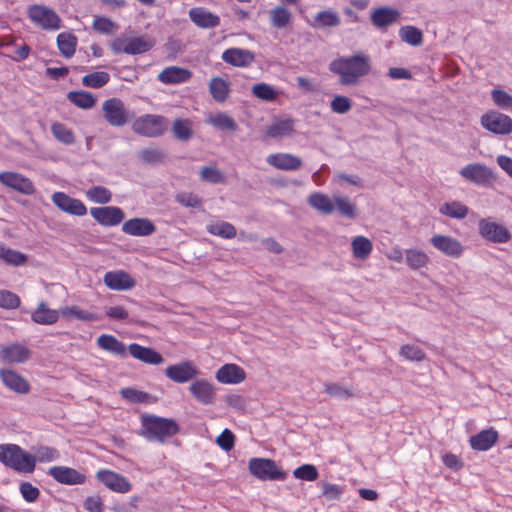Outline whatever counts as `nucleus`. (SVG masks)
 <instances>
[{
  "instance_id": "39448f33",
  "label": "nucleus",
  "mask_w": 512,
  "mask_h": 512,
  "mask_svg": "<svg viewBox=\"0 0 512 512\" xmlns=\"http://www.w3.org/2000/svg\"><path fill=\"white\" fill-rule=\"evenodd\" d=\"M248 469L254 477L262 481H283L287 477V473L274 460L268 458H251Z\"/></svg>"
},
{
  "instance_id": "680f3d73",
  "label": "nucleus",
  "mask_w": 512,
  "mask_h": 512,
  "mask_svg": "<svg viewBox=\"0 0 512 512\" xmlns=\"http://www.w3.org/2000/svg\"><path fill=\"white\" fill-rule=\"evenodd\" d=\"M120 394L130 403H145L149 399L148 393L131 387L122 388Z\"/></svg>"
},
{
  "instance_id": "79ce46f5",
  "label": "nucleus",
  "mask_w": 512,
  "mask_h": 512,
  "mask_svg": "<svg viewBox=\"0 0 512 512\" xmlns=\"http://www.w3.org/2000/svg\"><path fill=\"white\" fill-rule=\"evenodd\" d=\"M68 100L82 109H90L95 106L96 98L88 91H71L67 95Z\"/></svg>"
},
{
  "instance_id": "c03bdc74",
  "label": "nucleus",
  "mask_w": 512,
  "mask_h": 512,
  "mask_svg": "<svg viewBox=\"0 0 512 512\" xmlns=\"http://www.w3.org/2000/svg\"><path fill=\"white\" fill-rule=\"evenodd\" d=\"M468 211V207L459 201L446 202L439 209L442 215L455 219H464Z\"/></svg>"
},
{
  "instance_id": "338daca9",
  "label": "nucleus",
  "mask_w": 512,
  "mask_h": 512,
  "mask_svg": "<svg viewBox=\"0 0 512 512\" xmlns=\"http://www.w3.org/2000/svg\"><path fill=\"white\" fill-rule=\"evenodd\" d=\"M200 178L203 181L215 184L225 182V177L223 173L216 167L211 166H205L201 169Z\"/></svg>"
},
{
  "instance_id": "8fccbe9b",
  "label": "nucleus",
  "mask_w": 512,
  "mask_h": 512,
  "mask_svg": "<svg viewBox=\"0 0 512 512\" xmlns=\"http://www.w3.org/2000/svg\"><path fill=\"white\" fill-rule=\"evenodd\" d=\"M59 318L57 310L49 309L45 304L40 303L34 310V322L40 324H53Z\"/></svg>"
},
{
  "instance_id": "423d86ee",
  "label": "nucleus",
  "mask_w": 512,
  "mask_h": 512,
  "mask_svg": "<svg viewBox=\"0 0 512 512\" xmlns=\"http://www.w3.org/2000/svg\"><path fill=\"white\" fill-rule=\"evenodd\" d=\"M104 120L112 127H123L130 122L132 114L126 109L124 102L112 97L102 103Z\"/></svg>"
},
{
  "instance_id": "ddd939ff",
  "label": "nucleus",
  "mask_w": 512,
  "mask_h": 512,
  "mask_svg": "<svg viewBox=\"0 0 512 512\" xmlns=\"http://www.w3.org/2000/svg\"><path fill=\"white\" fill-rule=\"evenodd\" d=\"M430 243L436 250L451 258H459L464 252L461 242L449 235L435 234L430 238Z\"/></svg>"
},
{
  "instance_id": "9d476101",
  "label": "nucleus",
  "mask_w": 512,
  "mask_h": 512,
  "mask_svg": "<svg viewBox=\"0 0 512 512\" xmlns=\"http://www.w3.org/2000/svg\"><path fill=\"white\" fill-rule=\"evenodd\" d=\"M96 479L109 490L125 494L132 490V484L128 478L110 469H100L96 472Z\"/></svg>"
},
{
  "instance_id": "4be33fe9",
  "label": "nucleus",
  "mask_w": 512,
  "mask_h": 512,
  "mask_svg": "<svg viewBox=\"0 0 512 512\" xmlns=\"http://www.w3.org/2000/svg\"><path fill=\"white\" fill-rule=\"evenodd\" d=\"M269 165L284 171H295L302 167V160L290 153H274L267 156Z\"/></svg>"
},
{
  "instance_id": "7ed1b4c3",
  "label": "nucleus",
  "mask_w": 512,
  "mask_h": 512,
  "mask_svg": "<svg viewBox=\"0 0 512 512\" xmlns=\"http://www.w3.org/2000/svg\"><path fill=\"white\" fill-rule=\"evenodd\" d=\"M0 462L18 472L32 471V455L16 444L0 445Z\"/></svg>"
},
{
  "instance_id": "20e7f679",
  "label": "nucleus",
  "mask_w": 512,
  "mask_h": 512,
  "mask_svg": "<svg viewBox=\"0 0 512 512\" xmlns=\"http://www.w3.org/2000/svg\"><path fill=\"white\" fill-rule=\"evenodd\" d=\"M168 127V120L162 115L146 114L136 118L132 123V130L141 136L155 138L164 134Z\"/></svg>"
},
{
  "instance_id": "052dcab7",
  "label": "nucleus",
  "mask_w": 512,
  "mask_h": 512,
  "mask_svg": "<svg viewBox=\"0 0 512 512\" xmlns=\"http://www.w3.org/2000/svg\"><path fill=\"white\" fill-rule=\"evenodd\" d=\"M293 476L297 479L304 481H315L317 480L319 473L317 468L312 464H304L297 467L293 471Z\"/></svg>"
},
{
  "instance_id": "7c9ffc66",
  "label": "nucleus",
  "mask_w": 512,
  "mask_h": 512,
  "mask_svg": "<svg viewBox=\"0 0 512 512\" xmlns=\"http://www.w3.org/2000/svg\"><path fill=\"white\" fill-rule=\"evenodd\" d=\"M29 350L22 345L12 344L0 349V361L6 363H20L27 360Z\"/></svg>"
},
{
  "instance_id": "37998d69",
  "label": "nucleus",
  "mask_w": 512,
  "mask_h": 512,
  "mask_svg": "<svg viewBox=\"0 0 512 512\" xmlns=\"http://www.w3.org/2000/svg\"><path fill=\"white\" fill-rule=\"evenodd\" d=\"M335 209L348 219H354L357 216V206L347 196L334 195Z\"/></svg>"
},
{
  "instance_id": "58836bf2",
  "label": "nucleus",
  "mask_w": 512,
  "mask_h": 512,
  "mask_svg": "<svg viewBox=\"0 0 512 512\" xmlns=\"http://www.w3.org/2000/svg\"><path fill=\"white\" fill-rule=\"evenodd\" d=\"M206 230L209 234L223 239H233L237 235L235 226L222 220L208 224Z\"/></svg>"
},
{
  "instance_id": "f3484780",
  "label": "nucleus",
  "mask_w": 512,
  "mask_h": 512,
  "mask_svg": "<svg viewBox=\"0 0 512 512\" xmlns=\"http://www.w3.org/2000/svg\"><path fill=\"white\" fill-rule=\"evenodd\" d=\"M106 287L114 291H126L135 287L136 280L124 270L108 271L103 277Z\"/></svg>"
},
{
  "instance_id": "5701e85b",
  "label": "nucleus",
  "mask_w": 512,
  "mask_h": 512,
  "mask_svg": "<svg viewBox=\"0 0 512 512\" xmlns=\"http://www.w3.org/2000/svg\"><path fill=\"white\" fill-rule=\"evenodd\" d=\"M128 352L133 358L146 364L159 365L164 361L163 356L159 352L138 343H131L128 346Z\"/></svg>"
},
{
  "instance_id": "49530a36",
  "label": "nucleus",
  "mask_w": 512,
  "mask_h": 512,
  "mask_svg": "<svg viewBox=\"0 0 512 512\" xmlns=\"http://www.w3.org/2000/svg\"><path fill=\"white\" fill-rule=\"evenodd\" d=\"M0 259L8 265L19 266L24 264L28 257L19 251L5 246L4 244H0Z\"/></svg>"
},
{
  "instance_id": "f704fd0d",
  "label": "nucleus",
  "mask_w": 512,
  "mask_h": 512,
  "mask_svg": "<svg viewBox=\"0 0 512 512\" xmlns=\"http://www.w3.org/2000/svg\"><path fill=\"white\" fill-rule=\"evenodd\" d=\"M308 204L322 214L330 215L335 211L334 198L321 192H313L308 196Z\"/></svg>"
},
{
  "instance_id": "de8ad7c7",
  "label": "nucleus",
  "mask_w": 512,
  "mask_h": 512,
  "mask_svg": "<svg viewBox=\"0 0 512 512\" xmlns=\"http://www.w3.org/2000/svg\"><path fill=\"white\" fill-rule=\"evenodd\" d=\"M51 132L59 142L65 145H72L75 142L74 132L63 123H53L51 125Z\"/></svg>"
},
{
  "instance_id": "774afa93",
  "label": "nucleus",
  "mask_w": 512,
  "mask_h": 512,
  "mask_svg": "<svg viewBox=\"0 0 512 512\" xmlns=\"http://www.w3.org/2000/svg\"><path fill=\"white\" fill-rule=\"evenodd\" d=\"M176 201L185 207L197 208L202 204V199L191 192H181L175 197Z\"/></svg>"
},
{
  "instance_id": "864d4df0",
  "label": "nucleus",
  "mask_w": 512,
  "mask_h": 512,
  "mask_svg": "<svg viewBox=\"0 0 512 512\" xmlns=\"http://www.w3.org/2000/svg\"><path fill=\"white\" fill-rule=\"evenodd\" d=\"M60 454L57 449L48 446L34 448V465L36 462L49 463L57 460Z\"/></svg>"
},
{
  "instance_id": "3c124183",
  "label": "nucleus",
  "mask_w": 512,
  "mask_h": 512,
  "mask_svg": "<svg viewBox=\"0 0 512 512\" xmlns=\"http://www.w3.org/2000/svg\"><path fill=\"white\" fill-rule=\"evenodd\" d=\"M109 81H110V75H109V73H107L105 71L92 72V73L86 74L82 78V84L85 87H90V88H95V89L105 86Z\"/></svg>"
},
{
  "instance_id": "ea45409f",
  "label": "nucleus",
  "mask_w": 512,
  "mask_h": 512,
  "mask_svg": "<svg viewBox=\"0 0 512 512\" xmlns=\"http://www.w3.org/2000/svg\"><path fill=\"white\" fill-rule=\"evenodd\" d=\"M77 43L78 39L72 33L63 32L57 36L58 49L65 58H71L74 55Z\"/></svg>"
},
{
  "instance_id": "6e6d98bb",
  "label": "nucleus",
  "mask_w": 512,
  "mask_h": 512,
  "mask_svg": "<svg viewBox=\"0 0 512 512\" xmlns=\"http://www.w3.org/2000/svg\"><path fill=\"white\" fill-rule=\"evenodd\" d=\"M174 136L182 141L188 140L192 136V124L188 119H176L173 123Z\"/></svg>"
},
{
  "instance_id": "a878e982",
  "label": "nucleus",
  "mask_w": 512,
  "mask_h": 512,
  "mask_svg": "<svg viewBox=\"0 0 512 512\" xmlns=\"http://www.w3.org/2000/svg\"><path fill=\"white\" fill-rule=\"evenodd\" d=\"M192 72L186 68L170 66L158 74V80L163 84H180L189 81Z\"/></svg>"
},
{
  "instance_id": "2f4dec72",
  "label": "nucleus",
  "mask_w": 512,
  "mask_h": 512,
  "mask_svg": "<svg viewBox=\"0 0 512 512\" xmlns=\"http://www.w3.org/2000/svg\"><path fill=\"white\" fill-rule=\"evenodd\" d=\"M0 378L7 388L15 392L26 393L29 391L28 382L12 370L1 369Z\"/></svg>"
},
{
  "instance_id": "09e8293b",
  "label": "nucleus",
  "mask_w": 512,
  "mask_h": 512,
  "mask_svg": "<svg viewBox=\"0 0 512 512\" xmlns=\"http://www.w3.org/2000/svg\"><path fill=\"white\" fill-rule=\"evenodd\" d=\"M399 36L402 41L412 46H419L423 42L422 31L414 26H403L399 30Z\"/></svg>"
},
{
  "instance_id": "72a5a7b5",
  "label": "nucleus",
  "mask_w": 512,
  "mask_h": 512,
  "mask_svg": "<svg viewBox=\"0 0 512 512\" xmlns=\"http://www.w3.org/2000/svg\"><path fill=\"white\" fill-rule=\"evenodd\" d=\"M0 182L3 185H6L23 193H30L32 190V183L30 182V180L22 177L20 174L17 173H0Z\"/></svg>"
},
{
  "instance_id": "e433bc0d",
  "label": "nucleus",
  "mask_w": 512,
  "mask_h": 512,
  "mask_svg": "<svg viewBox=\"0 0 512 512\" xmlns=\"http://www.w3.org/2000/svg\"><path fill=\"white\" fill-rule=\"evenodd\" d=\"M405 262L412 270H420L426 268L430 262L429 256L419 249H406Z\"/></svg>"
},
{
  "instance_id": "603ef678",
  "label": "nucleus",
  "mask_w": 512,
  "mask_h": 512,
  "mask_svg": "<svg viewBox=\"0 0 512 512\" xmlns=\"http://www.w3.org/2000/svg\"><path fill=\"white\" fill-rule=\"evenodd\" d=\"M88 200L98 204H107L111 201L112 193L104 186H93L85 193Z\"/></svg>"
},
{
  "instance_id": "0e129e2a",
  "label": "nucleus",
  "mask_w": 512,
  "mask_h": 512,
  "mask_svg": "<svg viewBox=\"0 0 512 512\" xmlns=\"http://www.w3.org/2000/svg\"><path fill=\"white\" fill-rule=\"evenodd\" d=\"M491 98L494 104L502 109H512V96L502 89H493Z\"/></svg>"
},
{
  "instance_id": "412c9836",
  "label": "nucleus",
  "mask_w": 512,
  "mask_h": 512,
  "mask_svg": "<svg viewBox=\"0 0 512 512\" xmlns=\"http://www.w3.org/2000/svg\"><path fill=\"white\" fill-rule=\"evenodd\" d=\"M189 18L199 28L211 29L220 25V17L203 7H194L189 10Z\"/></svg>"
},
{
  "instance_id": "c85d7f7f",
  "label": "nucleus",
  "mask_w": 512,
  "mask_h": 512,
  "mask_svg": "<svg viewBox=\"0 0 512 512\" xmlns=\"http://www.w3.org/2000/svg\"><path fill=\"white\" fill-rule=\"evenodd\" d=\"M295 121L291 118L277 119L266 129V135L273 139L291 136L295 129Z\"/></svg>"
},
{
  "instance_id": "cd10ccee",
  "label": "nucleus",
  "mask_w": 512,
  "mask_h": 512,
  "mask_svg": "<svg viewBox=\"0 0 512 512\" xmlns=\"http://www.w3.org/2000/svg\"><path fill=\"white\" fill-rule=\"evenodd\" d=\"M97 346L118 357H126L127 347L126 345L118 340L114 335L101 334L96 340Z\"/></svg>"
},
{
  "instance_id": "0eeeda50",
  "label": "nucleus",
  "mask_w": 512,
  "mask_h": 512,
  "mask_svg": "<svg viewBox=\"0 0 512 512\" xmlns=\"http://www.w3.org/2000/svg\"><path fill=\"white\" fill-rule=\"evenodd\" d=\"M154 44V40L148 36L116 38L111 43V49L115 53L136 55L148 52L153 48Z\"/></svg>"
},
{
  "instance_id": "f257e3e1",
  "label": "nucleus",
  "mask_w": 512,
  "mask_h": 512,
  "mask_svg": "<svg viewBox=\"0 0 512 512\" xmlns=\"http://www.w3.org/2000/svg\"><path fill=\"white\" fill-rule=\"evenodd\" d=\"M329 70L339 75L342 85H355L371 71L370 57L364 53L339 57L329 64Z\"/></svg>"
},
{
  "instance_id": "393cba45",
  "label": "nucleus",
  "mask_w": 512,
  "mask_h": 512,
  "mask_svg": "<svg viewBox=\"0 0 512 512\" xmlns=\"http://www.w3.org/2000/svg\"><path fill=\"white\" fill-rule=\"evenodd\" d=\"M254 59L253 52L241 48H228L222 53V60L235 67H247Z\"/></svg>"
},
{
  "instance_id": "bf43d9fd",
  "label": "nucleus",
  "mask_w": 512,
  "mask_h": 512,
  "mask_svg": "<svg viewBox=\"0 0 512 512\" xmlns=\"http://www.w3.org/2000/svg\"><path fill=\"white\" fill-rule=\"evenodd\" d=\"M92 27L102 34H110L117 29L116 23L105 16H94Z\"/></svg>"
},
{
  "instance_id": "dca6fc26",
  "label": "nucleus",
  "mask_w": 512,
  "mask_h": 512,
  "mask_svg": "<svg viewBox=\"0 0 512 512\" xmlns=\"http://www.w3.org/2000/svg\"><path fill=\"white\" fill-rule=\"evenodd\" d=\"M166 376L176 383H186L195 379L199 371L191 361H182L177 364L170 365L165 370Z\"/></svg>"
},
{
  "instance_id": "473e14b6",
  "label": "nucleus",
  "mask_w": 512,
  "mask_h": 512,
  "mask_svg": "<svg viewBox=\"0 0 512 512\" xmlns=\"http://www.w3.org/2000/svg\"><path fill=\"white\" fill-rule=\"evenodd\" d=\"M189 390L198 401L204 404H210L214 400L215 392L213 385L206 380L201 379L193 382Z\"/></svg>"
},
{
  "instance_id": "4c0bfd02",
  "label": "nucleus",
  "mask_w": 512,
  "mask_h": 512,
  "mask_svg": "<svg viewBox=\"0 0 512 512\" xmlns=\"http://www.w3.org/2000/svg\"><path fill=\"white\" fill-rule=\"evenodd\" d=\"M209 92L215 101L223 103L230 93L229 83L221 77H212L209 82Z\"/></svg>"
},
{
  "instance_id": "b1692460",
  "label": "nucleus",
  "mask_w": 512,
  "mask_h": 512,
  "mask_svg": "<svg viewBox=\"0 0 512 512\" xmlns=\"http://www.w3.org/2000/svg\"><path fill=\"white\" fill-rule=\"evenodd\" d=\"M499 434L493 427L484 429L469 438V444L473 450L487 451L498 441Z\"/></svg>"
},
{
  "instance_id": "6e6552de",
  "label": "nucleus",
  "mask_w": 512,
  "mask_h": 512,
  "mask_svg": "<svg viewBox=\"0 0 512 512\" xmlns=\"http://www.w3.org/2000/svg\"><path fill=\"white\" fill-rule=\"evenodd\" d=\"M478 232L481 237L493 243H507L511 240L510 231L502 224L491 218H482L478 222Z\"/></svg>"
},
{
  "instance_id": "9b49d317",
  "label": "nucleus",
  "mask_w": 512,
  "mask_h": 512,
  "mask_svg": "<svg viewBox=\"0 0 512 512\" xmlns=\"http://www.w3.org/2000/svg\"><path fill=\"white\" fill-rule=\"evenodd\" d=\"M90 214L98 224L106 227L117 226L125 218L123 210L117 206L92 207Z\"/></svg>"
},
{
  "instance_id": "aec40b11",
  "label": "nucleus",
  "mask_w": 512,
  "mask_h": 512,
  "mask_svg": "<svg viewBox=\"0 0 512 512\" xmlns=\"http://www.w3.org/2000/svg\"><path fill=\"white\" fill-rule=\"evenodd\" d=\"M122 231L131 236L145 237L152 235L156 226L148 218H132L123 223Z\"/></svg>"
},
{
  "instance_id": "69168bd1",
  "label": "nucleus",
  "mask_w": 512,
  "mask_h": 512,
  "mask_svg": "<svg viewBox=\"0 0 512 512\" xmlns=\"http://www.w3.org/2000/svg\"><path fill=\"white\" fill-rule=\"evenodd\" d=\"M252 93L255 97L264 101H273L276 99L275 90L266 83H258L252 87Z\"/></svg>"
},
{
  "instance_id": "a211bd4d",
  "label": "nucleus",
  "mask_w": 512,
  "mask_h": 512,
  "mask_svg": "<svg viewBox=\"0 0 512 512\" xmlns=\"http://www.w3.org/2000/svg\"><path fill=\"white\" fill-rule=\"evenodd\" d=\"M34 22L45 30H58L61 27V18L53 10L46 6L34 5Z\"/></svg>"
},
{
  "instance_id": "e2e57ef3",
  "label": "nucleus",
  "mask_w": 512,
  "mask_h": 512,
  "mask_svg": "<svg viewBox=\"0 0 512 512\" xmlns=\"http://www.w3.org/2000/svg\"><path fill=\"white\" fill-rule=\"evenodd\" d=\"M139 158L147 164L161 163L165 159V154L156 148H145L139 152Z\"/></svg>"
},
{
  "instance_id": "5fc2aeb1",
  "label": "nucleus",
  "mask_w": 512,
  "mask_h": 512,
  "mask_svg": "<svg viewBox=\"0 0 512 512\" xmlns=\"http://www.w3.org/2000/svg\"><path fill=\"white\" fill-rule=\"evenodd\" d=\"M208 123L221 130L235 131L237 129L235 121L222 112L210 116Z\"/></svg>"
},
{
  "instance_id": "a19ab883",
  "label": "nucleus",
  "mask_w": 512,
  "mask_h": 512,
  "mask_svg": "<svg viewBox=\"0 0 512 512\" xmlns=\"http://www.w3.org/2000/svg\"><path fill=\"white\" fill-rule=\"evenodd\" d=\"M61 314L67 319L75 318L87 322L100 320V317L97 314L86 311L77 305L62 308Z\"/></svg>"
},
{
  "instance_id": "1a4fd4ad",
  "label": "nucleus",
  "mask_w": 512,
  "mask_h": 512,
  "mask_svg": "<svg viewBox=\"0 0 512 512\" xmlns=\"http://www.w3.org/2000/svg\"><path fill=\"white\" fill-rule=\"evenodd\" d=\"M480 123L483 128L494 134L508 135L512 133L511 117L497 111H488L483 114Z\"/></svg>"
},
{
  "instance_id": "4468645a",
  "label": "nucleus",
  "mask_w": 512,
  "mask_h": 512,
  "mask_svg": "<svg viewBox=\"0 0 512 512\" xmlns=\"http://www.w3.org/2000/svg\"><path fill=\"white\" fill-rule=\"evenodd\" d=\"M48 474L63 485H82L87 480L84 473L68 466H52L49 468Z\"/></svg>"
},
{
  "instance_id": "13d9d810",
  "label": "nucleus",
  "mask_w": 512,
  "mask_h": 512,
  "mask_svg": "<svg viewBox=\"0 0 512 512\" xmlns=\"http://www.w3.org/2000/svg\"><path fill=\"white\" fill-rule=\"evenodd\" d=\"M400 355L408 361L421 362L425 359V352L414 344H405L400 348Z\"/></svg>"
},
{
  "instance_id": "6ab92c4d",
  "label": "nucleus",
  "mask_w": 512,
  "mask_h": 512,
  "mask_svg": "<svg viewBox=\"0 0 512 512\" xmlns=\"http://www.w3.org/2000/svg\"><path fill=\"white\" fill-rule=\"evenodd\" d=\"M400 11L392 7H379L371 12V23L378 29L385 30L392 24L398 22Z\"/></svg>"
},
{
  "instance_id": "f8f14e48",
  "label": "nucleus",
  "mask_w": 512,
  "mask_h": 512,
  "mask_svg": "<svg viewBox=\"0 0 512 512\" xmlns=\"http://www.w3.org/2000/svg\"><path fill=\"white\" fill-rule=\"evenodd\" d=\"M52 202L69 215L82 217L87 214V207L80 199L70 197L64 192H55L52 195Z\"/></svg>"
},
{
  "instance_id": "f03ea898",
  "label": "nucleus",
  "mask_w": 512,
  "mask_h": 512,
  "mask_svg": "<svg viewBox=\"0 0 512 512\" xmlns=\"http://www.w3.org/2000/svg\"><path fill=\"white\" fill-rule=\"evenodd\" d=\"M180 431L178 423L172 418L143 413L140 416L138 435L149 442L166 443Z\"/></svg>"
},
{
  "instance_id": "c9c22d12",
  "label": "nucleus",
  "mask_w": 512,
  "mask_h": 512,
  "mask_svg": "<svg viewBox=\"0 0 512 512\" xmlns=\"http://www.w3.org/2000/svg\"><path fill=\"white\" fill-rule=\"evenodd\" d=\"M351 250L355 259L366 260L373 251V243L369 238L359 235L352 239Z\"/></svg>"
},
{
  "instance_id": "c756f323",
  "label": "nucleus",
  "mask_w": 512,
  "mask_h": 512,
  "mask_svg": "<svg viewBox=\"0 0 512 512\" xmlns=\"http://www.w3.org/2000/svg\"><path fill=\"white\" fill-rule=\"evenodd\" d=\"M270 24L275 29H284L291 25L293 16L284 5H277L268 11Z\"/></svg>"
},
{
  "instance_id": "2eb2a0df",
  "label": "nucleus",
  "mask_w": 512,
  "mask_h": 512,
  "mask_svg": "<svg viewBox=\"0 0 512 512\" xmlns=\"http://www.w3.org/2000/svg\"><path fill=\"white\" fill-rule=\"evenodd\" d=\"M459 173L463 178L477 185H487L494 181L492 170L480 163L468 164Z\"/></svg>"
},
{
  "instance_id": "a18cd8bd",
  "label": "nucleus",
  "mask_w": 512,
  "mask_h": 512,
  "mask_svg": "<svg viewBox=\"0 0 512 512\" xmlns=\"http://www.w3.org/2000/svg\"><path fill=\"white\" fill-rule=\"evenodd\" d=\"M340 22L341 20L337 12L324 10L315 15L313 26L317 28L336 27Z\"/></svg>"
},
{
  "instance_id": "4d7b16f0",
  "label": "nucleus",
  "mask_w": 512,
  "mask_h": 512,
  "mask_svg": "<svg viewBox=\"0 0 512 512\" xmlns=\"http://www.w3.org/2000/svg\"><path fill=\"white\" fill-rule=\"evenodd\" d=\"M324 390L331 397L349 399L354 396V391L352 388L344 387L334 382H326L324 384Z\"/></svg>"
},
{
  "instance_id": "bb28decb",
  "label": "nucleus",
  "mask_w": 512,
  "mask_h": 512,
  "mask_svg": "<svg viewBox=\"0 0 512 512\" xmlns=\"http://www.w3.org/2000/svg\"><path fill=\"white\" fill-rule=\"evenodd\" d=\"M243 368L236 364H225L216 372V379L223 384H238L245 380Z\"/></svg>"
}]
</instances>
